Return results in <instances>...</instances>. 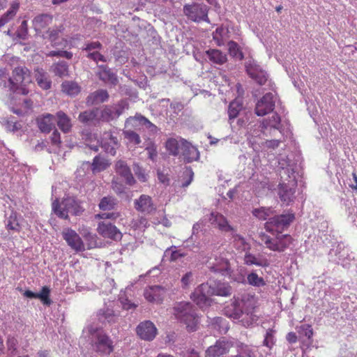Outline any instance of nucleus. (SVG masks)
<instances>
[{"mask_svg": "<svg viewBox=\"0 0 357 357\" xmlns=\"http://www.w3.org/2000/svg\"><path fill=\"white\" fill-rule=\"evenodd\" d=\"M257 301L255 296L249 294L242 295L241 299H235L225 310L226 314L238 320L245 327H249L258 320L255 314Z\"/></svg>", "mask_w": 357, "mask_h": 357, "instance_id": "f257e3e1", "label": "nucleus"}, {"mask_svg": "<svg viewBox=\"0 0 357 357\" xmlns=\"http://www.w3.org/2000/svg\"><path fill=\"white\" fill-rule=\"evenodd\" d=\"M32 82L31 71L25 66H18L13 69L9 79L10 90L16 94L26 96L29 91L27 84Z\"/></svg>", "mask_w": 357, "mask_h": 357, "instance_id": "f03ea898", "label": "nucleus"}, {"mask_svg": "<svg viewBox=\"0 0 357 357\" xmlns=\"http://www.w3.org/2000/svg\"><path fill=\"white\" fill-rule=\"evenodd\" d=\"M174 314L176 319L185 324L188 331L192 332L197 329L199 318L192 305L190 303H176L174 307Z\"/></svg>", "mask_w": 357, "mask_h": 357, "instance_id": "7ed1b4c3", "label": "nucleus"}, {"mask_svg": "<svg viewBox=\"0 0 357 357\" xmlns=\"http://www.w3.org/2000/svg\"><path fill=\"white\" fill-rule=\"evenodd\" d=\"M260 244H264L270 250L282 252H284L293 242L292 237L289 234L279 233L275 238H271L264 232L259 234Z\"/></svg>", "mask_w": 357, "mask_h": 357, "instance_id": "20e7f679", "label": "nucleus"}, {"mask_svg": "<svg viewBox=\"0 0 357 357\" xmlns=\"http://www.w3.org/2000/svg\"><path fill=\"white\" fill-rule=\"evenodd\" d=\"M52 209L59 218L65 220L69 218L68 213L77 215L83 211L78 203L71 197L65 198L61 202L56 199L52 204Z\"/></svg>", "mask_w": 357, "mask_h": 357, "instance_id": "39448f33", "label": "nucleus"}, {"mask_svg": "<svg viewBox=\"0 0 357 357\" xmlns=\"http://www.w3.org/2000/svg\"><path fill=\"white\" fill-rule=\"evenodd\" d=\"M91 335V345L96 352L109 355L114 351L113 340L102 330L96 329Z\"/></svg>", "mask_w": 357, "mask_h": 357, "instance_id": "423d86ee", "label": "nucleus"}, {"mask_svg": "<svg viewBox=\"0 0 357 357\" xmlns=\"http://www.w3.org/2000/svg\"><path fill=\"white\" fill-rule=\"evenodd\" d=\"M227 254H228L227 252H222L218 255L211 256L206 262L207 268L213 273H220L222 275H230L231 268Z\"/></svg>", "mask_w": 357, "mask_h": 357, "instance_id": "0eeeda50", "label": "nucleus"}, {"mask_svg": "<svg viewBox=\"0 0 357 357\" xmlns=\"http://www.w3.org/2000/svg\"><path fill=\"white\" fill-rule=\"evenodd\" d=\"M183 13L190 20L195 22L204 21L209 23L208 7L204 3H193L183 6Z\"/></svg>", "mask_w": 357, "mask_h": 357, "instance_id": "6e6552de", "label": "nucleus"}, {"mask_svg": "<svg viewBox=\"0 0 357 357\" xmlns=\"http://www.w3.org/2000/svg\"><path fill=\"white\" fill-rule=\"evenodd\" d=\"M128 104L126 100H121L114 105L105 106L99 112V121L109 122L121 115Z\"/></svg>", "mask_w": 357, "mask_h": 357, "instance_id": "1a4fd4ad", "label": "nucleus"}, {"mask_svg": "<svg viewBox=\"0 0 357 357\" xmlns=\"http://www.w3.org/2000/svg\"><path fill=\"white\" fill-rule=\"evenodd\" d=\"M294 218L295 217L293 213L275 215L269 218L268 221L265 223V228L266 231L270 232L275 230L278 233H281L282 230L289 226Z\"/></svg>", "mask_w": 357, "mask_h": 357, "instance_id": "9d476101", "label": "nucleus"}, {"mask_svg": "<svg viewBox=\"0 0 357 357\" xmlns=\"http://www.w3.org/2000/svg\"><path fill=\"white\" fill-rule=\"evenodd\" d=\"M234 344L225 337L218 340L214 344L208 347L205 351V357H224L229 353Z\"/></svg>", "mask_w": 357, "mask_h": 357, "instance_id": "9b49d317", "label": "nucleus"}, {"mask_svg": "<svg viewBox=\"0 0 357 357\" xmlns=\"http://www.w3.org/2000/svg\"><path fill=\"white\" fill-rule=\"evenodd\" d=\"M142 126L152 131L155 130L157 127L152 123L147 118L139 113H136L135 116H130L125 121L124 129L131 130H140Z\"/></svg>", "mask_w": 357, "mask_h": 357, "instance_id": "f8f14e48", "label": "nucleus"}, {"mask_svg": "<svg viewBox=\"0 0 357 357\" xmlns=\"http://www.w3.org/2000/svg\"><path fill=\"white\" fill-rule=\"evenodd\" d=\"M97 232L103 238L113 241H121L123 234L121 231L113 224L107 221L98 222Z\"/></svg>", "mask_w": 357, "mask_h": 357, "instance_id": "ddd939ff", "label": "nucleus"}, {"mask_svg": "<svg viewBox=\"0 0 357 357\" xmlns=\"http://www.w3.org/2000/svg\"><path fill=\"white\" fill-rule=\"evenodd\" d=\"M64 29L65 27L62 24L54 25L48 29L43 37L50 40L53 47H66L68 43L67 40L64 38L60 40V36L63 33Z\"/></svg>", "mask_w": 357, "mask_h": 357, "instance_id": "4468645a", "label": "nucleus"}, {"mask_svg": "<svg viewBox=\"0 0 357 357\" xmlns=\"http://www.w3.org/2000/svg\"><path fill=\"white\" fill-rule=\"evenodd\" d=\"M180 144L181 153L185 162L190 163L193 161H197L199 159V151L192 143L185 139L180 137Z\"/></svg>", "mask_w": 357, "mask_h": 357, "instance_id": "2eb2a0df", "label": "nucleus"}, {"mask_svg": "<svg viewBox=\"0 0 357 357\" xmlns=\"http://www.w3.org/2000/svg\"><path fill=\"white\" fill-rule=\"evenodd\" d=\"M62 236L67 244L75 251L81 252L85 250L82 239L75 230L70 228L65 229L62 231Z\"/></svg>", "mask_w": 357, "mask_h": 357, "instance_id": "dca6fc26", "label": "nucleus"}, {"mask_svg": "<svg viewBox=\"0 0 357 357\" xmlns=\"http://www.w3.org/2000/svg\"><path fill=\"white\" fill-rule=\"evenodd\" d=\"M275 108V101L272 93H267L257 102L255 107V114L263 116L271 112Z\"/></svg>", "mask_w": 357, "mask_h": 357, "instance_id": "f3484780", "label": "nucleus"}, {"mask_svg": "<svg viewBox=\"0 0 357 357\" xmlns=\"http://www.w3.org/2000/svg\"><path fill=\"white\" fill-rule=\"evenodd\" d=\"M211 286L208 283L200 284L191 294V299L200 307H204L209 304V296H211L208 293Z\"/></svg>", "mask_w": 357, "mask_h": 357, "instance_id": "a211bd4d", "label": "nucleus"}, {"mask_svg": "<svg viewBox=\"0 0 357 357\" xmlns=\"http://www.w3.org/2000/svg\"><path fill=\"white\" fill-rule=\"evenodd\" d=\"M165 296V289L159 285L148 287L144 289V296L149 303L160 304Z\"/></svg>", "mask_w": 357, "mask_h": 357, "instance_id": "6ab92c4d", "label": "nucleus"}, {"mask_svg": "<svg viewBox=\"0 0 357 357\" xmlns=\"http://www.w3.org/2000/svg\"><path fill=\"white\" fill-rule=\"evenodd\" d=\"M53 21V16L49 14H40L37 15L33 20V26L34 30L41 33L42 36L50 29V25Z\"/></svg>", "mask_w": 357, "mask_h": 357, "instance_id": "aec40b11", "label": "nucleus"}, {"mask_svg": "<svg viewBox=\"0 0 357 357\" xmlns=\"http://www.w3.org/2000/svg\"><path fill=\"white\" fill-rule=\"evenodd\" d=\"M134 204L137 211L146 214H151L156 210L152 198L147 195H142L139 199H135Z\"/></svg>", "mask_w": 357, "mask_h": 357, "instance_id": "412c9836", "label": "nucleus"}, {"mask_svg": "<svg viewBox=\"0 0 357 357\" xmlns=\"http://www.w3.org/2000/svg\"><path fill=\"white\" fill-rule=\"evenodd\" d=\"M137 333L142 339L150 341L155 337L157 329L151 321H145L139 324Z\"/></svg>", "mask_w": 357, "mask_h": 357, "instance_id": "4be33fe9", "label": "nucleus"}, {"mask_svg": "<svg viewBox=\"0 0 357 357\" xmlns=\"http://www.w3.org/2000/svg\"><path fill=\"white\" fill-rule=\"evenodd\" d=\"M115 171L118 175L125 180L126 184L132 185L135 183L131 170L125 161H117L115 164Z\"/></svg>", "mask_w": 357, "mask_h": 357, "instance_id": "5701e85b", "label": "nucleus"}, {"mask_svg": "<svg viewBox=\"0 0 357 357\" xmlns=\"http://www.w3.org/2000/svg\"><path fill=\"white\" fill-rule=\"evenodd\" d=\"M209 220L212 225H215L222 232L234 231V228L229 225L227 219L219 213L212 212Z\"/></svg>", "mask_w": 357, "mask_h": 357, "instance_id": "b1692460", "label": "nucleus"}, {"mask_svg": "<svg viewBox=\"0 0 357 357\" xmlns=\"http://www.w3.org/2000/svg\"><path fill=\"white\" fill-rule=\"evenodd\" d=\"M54 115L45 114L36 118V123L40 132L49 133L54 127Z\"/></svg>", "mask_w": 357, "mask_h": 357, "instance_id": "393cba45", "label": "nucleus"}, {"mask_svg": "<svg viewBox=\"0 0 357 357\" xmlns=\"http://www.w3.org/2000/svg\"><path fill=\"white\" fill-rule=\"evenodd\" d=\"M295 192V188L289 187L286 183H280L278 185L279 197L281 202L286 205L294 202Z\"/></svg>", "mask_w": 357, "mask_h": 357, "instance_id": "a878e982", "label": "nucleus"}, {"mask_svg": "<svg viewBox=\"0 0 357 357\" xmlns=\"http://www.w3.org/2000/svg\"><path fill=\"white\" fill-rule=\"evenodd\" d=\"M34 72L38 85L43 89H50L51 88L52 82L47 73L43 68H36Z\"/></svg>", "mask_w": 357, "mask_h": 357, "instance_id": "bb28decb", "label": "nucleus"}, {"mask_svg": "<svg viewBox=\"0 0 357 357\" xmlns=\"http://www.w3.org/2000/svg\"><path fill=\"white\" fill-rule=\"evenodd\" d=\"M247 73L249 76L255 79L259 85L265 84L268 79L266 72L258 69L257 67L250 66L248 68Z\"/></svg>", "mask_w": 357, "mask_h": 357, "instance_id": "cd10ccee", "label": "nucleus"}, {"mask_svg": "<svg viewBox=\"0 0 357 357\" xmlns=\"http://www.w3.org/2000/svg\"><path fill=\"white\" fill-rule=\"evenodd\" d=\"M99 112L100 109L98 108L84 111L79 114L78 119L83 123H88L92 121L99 122Z\"/></svg>", "mask_w": 357, "mask_h": 357, "instance_id": "c85d7f7f", "label": "nucleus"}, {"mask_svg": "<svg viewBox=\"0 0 357 357\" xmlns=\"http://www.w3.org/2000/svg\"><path fill=\"white\" fill-rule=\"evenodd\" d=\"M33 102L29 98H24L18 107H13L12 112L18 116H24L28 114L33 108Z\"/></svg>", "mask_w": 357, "mask_h": 357, "instance_id": "c756f323", "label": "nucleus"}, {"mask_svg": "<svg viewBox=\"0 0 357 357\" xmlns=\"http://www.w3.org/2000/svg\"><path fill=\"white\" fill-rule=\"evenodd\" d=\"M61 91L70 96H75L81 91V86L75 81H65L61 84Z\"/></svg>", "mask_w": 357, "mask_h": 357, "instance_id": "7c9ffc66", "label": "nucleus"}, {"mask_svg": "<svg viewBox=\"0 0 357 357\" xmlns=\"http://www.w3.org/2000/svg\"><path fill=\"white\" fill-rule=\"evenodd\" d=\"M57 117V125L59 128L65 133L70 131L72 124L70 119L67 116L66 113L62 111H59L56 113Z\"/></svg>", "mask_w": 357, "mask_h": 357, "instance_id": "2f4dec72", "label": "nucleus"}, {"mask_svg": "<svg viewBox=\"0 0 357 357\" xmlns=\"http://www.w3.org/2000/svg\"><path fill=\"white\" fill-rule=\"evenodd\" d=\"M242 109L243 103L239 100L235 99L229 103L227 111L229 123H232L233 121L238 116Z\"/></svg>", "mask_w": 357, "mask_h": 357, "instance_id": "473e14b6", "label": "nucleus"}, {"mask_svg": "<svg viewBox=\"0 0 357 357\" xmlns=\"http://www.w3.org/2000/svg\"><path fill=\"white\" fill-rule=\"evenodd\" d=\"M206 54L209 60L216 64L222 65L227 60V55L219 50H208L206 52Z\"/></svg>", "mask_w": 357, "mask_h": 357, "instance_id": "72a5a7b5", "label": "nucleus"}, {"mask_svg": "<svg viewBox=\"0 0 357 357\" xmlns=\"http://www.w3.org/2000/svg\"><path fill=\"white\" fill-rule=\"evenodd\" d=\"M208 293L211 296L216 295L220 296H229L231 295V288L228 284L218 283L215 287H211Z\"/></svg>", "mask_w": 357, "mask_h": 357, "instance_id": "f704fd0d", "label": "nucleus"}, {"mask_svg": "<svg viewBox=\"0 0 357 357\" xmlns=\"http://www.w3.org/2000/svg\"><path fill=\"white\" fill-rule=\"evenodd\" d=\"M109 165L110 163L107 160L100 155H97L93 160L91 169L94 173L100 172L105 170Z\"/></svg>", "mask_w": 357, "mask_h": 357, "instance_id": "c9c22d12", "label": "nucleus"}, {"mask_svg": "<svg viewBox=\"0 0 357 357\" xmlns=\"http://www.w3.org/2000/svg\"><path fill=\"white\" fill-rule=\"evenodd\" d=\"M165 148L169 153L174 156L178 155L181 149L180 137L178 139L176 138H169L165 142Z\"/></svg>", "mask_w": 357, "mask_h": 357, "instance_id": "e433bc0d", "label": "nucleus"}, {"mask_svg": "<svg viewBox=\"0 0 357 357\" xmlns=\"http://www.w3.org/2000/svg\"><path fill=\"white\" fill-rule=\"evenodd\" d=\"M6 227L8 230H12L16 232L20 231L21 225H20L16 212H11L9 217L7 218Z\"/></svg>", "mask_w": 357, "mask_h": 357, "instance_id": "4c0bfd02", "label": "nucleus"}, {"mask_svg": "<svg viewBox=\"0 0 357 357\" xmlns=\"http://www.w3.org/2000/svg\"><path fill=\"white\" fill-rule=\"evenodd\" d=\"M244 261L247 265H256L262 267L268 265L266 259L258 258L251 253H246L245 255Z\"/></svg>", "mask_w": 357, "mask_h": 357, "instance_id": "58836bf2", "label": "nucleus"}, {"mask_svg": "<svg viewBox=\"0 0 357 357\" xmlns=\"http://www.w3.org/2000/svg\"><path fill=\"white\" fill-rule=\"evenodd\" d=\"M106 135L109 137V143L102 141V147L104 149L105 152L112 155H114L116 154V149L114 146H116L118 144L117 138L110 133H106Z\"/></svg>", "mask_w": 357, "mask_h": 357, "instance_id": "ea45409f", "label": "nucleus"}, {"mask_svg": "<svg viewBox=\"0 0 357 357\" xmlns=\"http://www.w3.org/2000/svg\"><path fill=\"white\" fill-rule=\"evenodd\" d=\"M106 135L109 137V143L102 141V147L104 149L105 152L112 155H114L116 154V149L114 146H116L118 144L117 138L110 133H106Z\"/></svg>", "mask_w": 357, "mask_h": 357, "instance_id": "a19ab883", "label": "nucleus"}, {"mask_svg": "<svg viewBox=\"0 0 357 357\" xmlns=\"http://www.w3.org/2000/svg\"><path fill=\"white\" fill-rule=\"evenodd\" d=\"M275 213L272 207H260L252 211V214L259 220H265Z\"/></svg>", "mask_w": 357, "mask_h": 357, "instance_id": "79ce46f5", "label": "nucleus"}, {"mask_svg": "<svg viewBox=\"0 0 357 357\" xmlns=\"http://www.w3.org/2000/svg\"><path fill=\"white\" fill-rule=\"evenodd\" d=\"M123 135L128 143L130 144L137 146L141 143L139 135L134 130L123 129Z\"/></svg>", "mask_w": 357, "mask_h": 357, "instance_id": "37998d69", "label": "nucleus"}, {"mask_svg": "<svg viewBox=\"0 0 357 357\" xmlns=\"http://www.w3.org/2000/svg\"><path fill=\"white\" fill-rule=\"evenodd\" d=\"M52 68L53 73L60 77L68 75V65L65 61H59L54 63Z\"/></svg>", "mask_w": 357, "mask_h": 357, "instance_id": "c03bdc74", "label": "nucleus"}, {"mask_svg": "<svg viewBox=\"0 0 357 357\" xmlns=\"http://www.w3.org/2000/svg\"><path fill=\"white\" fill-rule=\"evenodd\" d=\"M109 98V94L106 90L100 89L91 93L88 98V102L91 99V103L103 102Z\"/></svg>", "mask_w": 357, "mask_h": 357, "instance_id": "a18cd8bd", "label": "nucleus"}, {"mask_svg": "<svg viewBox=\"0 0 357 357\" xmlns=\"http://www.w3.org/2000/svg\"><path fill=\"white\" fill-rule=\"evenodd\" d=\"M116 204V199L113 197L107 196L101 199L98 206L102 211H110L114 208Z\"/></svg>", "mask_w": 357, "mask_h": 357, "instance_id": "49530a36", "label": "nucleus"}, {"mask_svg": "<svg viewBox=\"0 0 357 357\" xmlns=\"http://www.w3.org/2000/svg\"><path fill=\"white\" fill-rule=\"evenodd\" d=\"M232 238L234 239V245L237 250L241 251L250 250V244L245 241V239L242 236L235 234H233Z\"/></svg>", "mask_w": 357, "mask_h": 357, "instance_id": "de8ad7c7", "label": "nucleus"}, {"mask_svg": "<svg viewBox=\"0 0 357 357\" xmlns=\"http://www.w3.org/2000/svg\"><path fill=\"white\" fill-rule=\"evenodd\" d=\"M227 31H226L222 26L218 27L213 33V38L215 41L217 45L222 46L225 42V35H227Z\"/></svg>", "mask_w": 357, "mask_h": 357, "instance_id": "09e8293b", "label": "nucleus"}, {"mask_svg": "<svg viewBox=\"0 0 357 357\" xmlns=\"http://www.w3.org/2000/svg\"><path fill=\"white\" fill-rule=\"evenodd\" d=\"M237 357H255V351L248 345L241 344L237 347Z\"/></svg>", "mask_w": 357, "mask_h": 357, "instance_id": "8fccbe9b", "label": "nucleus"}, {"mask_svg": "<svg viewBox=\"0 0 357 357\" xmlns=\"http://www.w3.org/2000/svg\"><path fill=\"white\" fill-rule=\"evenodd\" d=\"M228 51L231 56L242 59L243 54L240 50L238 44L233 40L228 42Z\"/></svg>", "mask_w": 357, "mask_h": 357, "instance_id": "3c124183", "label": "nucleus"}, {"mask_svg": "<svg viewBox=\"0 0 357 357\" xmlns=\"http://www.w3.org/2000/svg\"><path fill=\"white\" fill-rule=\"evenodd\" d=\"M82 236L87 243V249H93L97 247V236L92 234L90 230H87V233H82Z\"/></svg>", "mask_w": 357, "mask_h": 357, "instance_id": "603ef678", "label": "nucleus"}, {"mask_svg": "<svg viewBox=\"0 0 357 357\" xmlns=\"http://www.w3.org/2000/svg\"><path fill=\"white\" fill-rule=\"evenodd\" d=\"M247 280L249 284L255 287H263L266 284L263 278L259 277L256 273H251L248 274Z\"/></svg>", "mask_w": 357, "mask_h": 357, "instance_id": "864d4df0", "label": "nucleus"}, {"mask_svg": "<svg viewBox=\"0 0 357 357\" xmlns=\"http://www.w3.org/2000/svg\"><path fill=\"white\" fill-rule=\"evenodd\" d=\"M50 289L48 287L45 286L42 288L40 293H37V298H39L43 304L50 305L52 301L50 298Z\"/></svg>", "mask_w": 357, "mask_h": 357, "instance_id": "5fc2aeb1", "label": "nucleus"}, {"mask_svg": "<svg viewBox=\"0 0 357 357\" xmlns=\"http://www.w3.org/2000/svg\"><path fill=\"white\" fill-rule=\"evenodd\" d=\"M28 35V24L26 20H23L16 31V36L20 39H26Z\"/></svg>", "mask_w": 357, "mask_h": 357, "instance_id": "6e6d98bb", "label": "nucleus"}, {"mask_svg": "<svg viewBox=\"0 0 357 357\" xmlns=\"http://www.w3.org/2000/svg\"><path fill=\"white\" fill-rule=\"evenodd\" d=\"M20 8V3L17 1H14L10 3L9 9L4 15L10 20H12L17 14Z\"/></svg>", "mask_w": 357, "mask_h": 357, "instance_id": "4d7b16f0", "label": "nucleus"}, {"mask_svg": "<svg viewBox=\"0 0 357 357\" xmlns=\"http://www.w3.org/2000/svg\"><path fill=\"white\" fill-rule=\"evenodd\" d=\"M48 56H58V57H64L67 59H71L73 58V53L71 52L66 51V50H58V51H50L47 54Z\"/></svg>", "mask_w": 357, "mask_h": 357, "instance_id": "13d9d810", "label": "nucleus"}, {"mask_svg": "<svg viewBox=\"0 0 357 357\" xmlns=\"http://www.w3.org/2000/svg\"><path fill=\"white\" fill-rule=\"evenodd\" d=\"M280 122V116L277 113H275L271 118H269L268 121L266 123V125H265L264 127L266 128L267 126H270L271 128L278 129Z\"/></svg>", "mask_w": 357, "mask_h": 357, "instance_id": "bf43d9fd", "label": "nucleus"}, {"mask_svg": "<svg viewBox=\"0 0 357 357\" xmlns=\"http://www.w3.org/2000/svg\"><path fill=\"white\" fill-rule=\"evenodd\" d=\"M172 248H175V247H171L165 251L166 254H168L170 252L169 260L171 261H175L179 258L183 257L186 255L185 253L181 252L180 250H173Z\"/></svg>", "mask_w": 357, "mask_h": 357, "instance_id": "052dcab7", "label": "nucleus"}, {"mask_svg": "<svg viewBox=\"0 0 357 357\" xmlns=\"http://www.w3.org/2000/svg\"><path fill=\"white\" fill-rule=\"evenodd\" d=\"M50 141L53 146H55L57 148H60L61 145V139L60 132L57 130H54L51 136Z\"/></svg>", "mask_w": 357, "mask_h": 357, "instance_id": "680f3d73", "label": "nucleus"}, {"mask_svg": "<svg viewBox=\"0 0 357 357\" xmlns=\"http://www.w3.org/2000/svg\"><path fill=\"white\" fill-rule=\"evenodd\" d=\"M274 344L275 342L273 331L269 329L266 331L265 339L264 340V345L271 349L274 345Z\"/></svg>", "mask_w": 357, "mask_h": 357, "instance_id": "e2e57ef3", "label": "nucleus"}, {"mask_svg": "<svg viewBox=\"0 0 357 357\" xmlns=\"http://www.w3.org/2000/svg\"><path fill=\"white\" fill-rule=\"evenodd\" d=\"M300 333L306 336L308 339L311 338L313 335V330L311 325L305 324L300 326Z\"/></svg>", "mask_w": 357, "mask_h": 357, "instance_id": "0e129e2a", "label": "nucleus"}, {"mask_svg": "<svg viewBox=\"0 0 357 357\" xmlns=\"http://www.w3.org/2000/svg\"><path fill=\"white\" fill-rule=\"evenodd\" d=\"M86 56H87V58L92 59L96 62H98L99 61H102V62H106L105 57L98 51L89 52L88 54L86 55Z\"/></svg>", "mask_w": 357, "mask_h": 357, "instance_id": "69168bd1", "label": "nucleus"}, {"mask_svg": "<svg viewBox=\"0 0 357 357\" xmlns=\"http://www.w3.org/2000/svg\"><path fill=\"white\" fill-rule=\"evenodd\" d=\"M8 351L13 354L17 349V340L14 337H9L6 341Z\"/></svg>", "mask_w": 357, "mask_h": 357, "instance_id": "338daca9", "label": "nucleus"}, {"mask_svg": "<svg viewBox=\"0 0 357 357\" xmlns=\"http://www.w3.org/2000/svg\"><path fill=\"white\" fill-rule=\"evenodd\" d=\"M192 278V273L191 271L187 272L181 278V286L183 289H186L190 285Z\"/></svg>", "mask_w": 357, "mask_h": 357, "instance_id": "774afa93", "label": "nucleus"}]
</instances>
